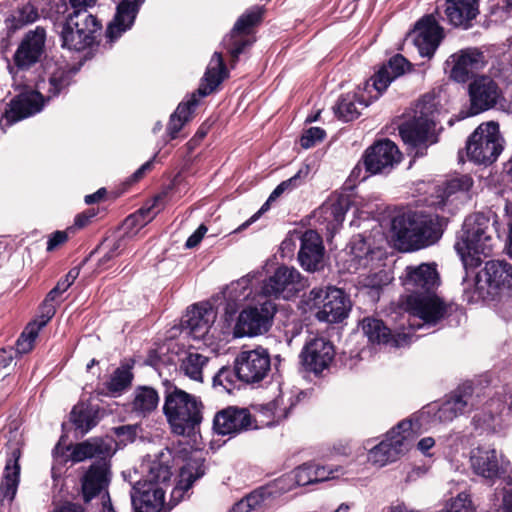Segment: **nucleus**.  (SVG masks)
I'll use <instances>...</instances> for the list:
<instances>
[{"label":"nucleus","instance_id":"1","mask_svg":"<svg viewBox=\"0 0 512 512\" xmlns=\"http://www.w3.org/2000/svg\"><path fill=\"white\" fill-rule=\"evenodd\" d=\"M48 80L41 79L35 89H26L11 99L0 118L2 130L12 124L40 112L46 101L58 96L72 82L79 68L67 63H55L49 67Z\"/></svg>","mask_w":512,"mask_h":512},{"label":"nucleus","instance_id":"2","mask_svg":"<svg viewBox=\"0 0 512 512\" xmlns=\"http://www.w3.org/2000/svg\"><path fill=\"white\" fill-rule=\"evenodd\" d=\"M391 233L405 249H420L440 238L439 217L426 211L399 213L391 220Z\"/></svg>","mask_w":512,"mask_h":512},{"label":"nucleus","instance_id":"3","mask_svg":"<svg viewBox=\"0 0 512 512\" xmlns=\"http://www.w3.org/2000/svg\"><path fill=\"white\" fill-rule=\"evenodd\" d=\"M495 245L488 217L475 213L465 218L454 248L465 269L477 267L482 257H488Z\"/></svg>","mask_w":512,"mask_h":512},{"label":"nucleus","instance_id":"4","mask_svg":"<svg viewBox=\"0 0 512 512\" xmlns=\"http://www.w3.org/2000/svg\"><path fill=\"white\" fill-rule=\"evenodd\" d=\"M438 102L435 96L424 95L415 105L413 120L400 127L403 141L415 150V156L423 155L429 143L435 142L434 132L438 121Z\"/></svg>","mask_w":512,"mask_h":512},{"label":"nucleus","instance_id":"5","mask_svg":"<svg viewBox=\"0 0 512 512\" xmlns=\"http://www.w3.org/2000/svg\"><path fill=\"white\" fill-rule=\"evenodd\" d=\"M172 472L166 461H153L146 479L137 482L131 491V502L135 512H160L164 507V496Z\"/></svg>","mask_w":512,"mask_h":512},{"label":"nucleus","instance_id":"6","mask_svg":"<svg viewBox=\"0 0 512 512\" xmlns=\"http://www.w3.org/2000/svg\"><path fill=\"white\" fill-rule=\"evenodd\" d=\"M228 77V70L224 64L222 54L215 52L207 66L202 82L197 93L192 94L188 100L178 105L171 115L167 127V133L171 139L176 138L178 132L190 120L192 111L198 105V98L211 94Z\"/></svg>","mask_w":512,"mask_h":512},{"label":"nucleus","instance_id":"7","mask_svg":"<svg viewBox=\"0 0 512 512\" xmlns=\"http://www.w3.org/2000/svg\"><path fill=\"white\" fill-rule=\"evenodd\" d=\"M202 408L196 396L175 388L165 396L163 412L173 433L190 435L202 421Z\"/></svg>","mask_w":512,"mask_h":512},{"label":"nucleus","instance_id":"8","mask_svg":"<svg viewBox=\"0 0 512 512\" xmlns=\"http://www.w3.org/2000/svg\"><path fill=\"white\" fill-rule=\"evenodd\" d=\"M401 303L408 313L409 330L436 327L451 314L454 307L437 293L406 295L402 297Z\"/></svg>","mask_w":512,"mask_h":512},{"label":"nucleus","instance_id":"9","mask_svg":"<svg viewBox=\"0 0 512 512\" xmlns=\"http://www.w3.org/2000/svg\"><path fill=\"white\" fill-rule=\"evenodd\" d=\"M418 434V426L413 420L399 422L385 434L380 443L369 450L368 462L377 467L396 462L411 449Z\"/></svg>","mask_w":512,"mask_h":512},{"label":"nucleus","instance_id":"10","mask_svg":"<svg viewBox=\"0 0 512 512\" xmlns=\"http://www.w3.org/2000/svg\"><path fill=\"white\" fill-rule=\"evenodd\" d=\"M418 434V426L413 420L399 422L385 434L380 443L369 450L368 462L377 467L396 462L411 449Z\"/></svg>","mask_w":512,"mask_h":512},{"label":"nucleus","instance_id":"11","mask_svg":"<svg viewBox=\"0 0 512 512\" xmlns=\"http://www.w3.org/2000/svg\"><path fill=\"white\" fill-rule=\"evenodd\" d=\"M305 310L315 311L320 322L338 323L344 320L351 303L343 290L336 287L313 288L302 300Z\"/></svg>","mask_w":512,"mask_h":512},{"label":"nucleus","instance_id":"12","mask_svg":"<svg viewBox=\"0 0 512 512\" xmlns=\"http://www.w3.org/2000/svg\"><path fill=\"white\" fill-rule=\"evenodd\" d=\"M503 149L499 125L487 122L478 126L467 142V155L477 164L493 163Z\"/></svg>","mask_w":512,"mask_h":512},{"label":"nucleus","instance_id":"13","mask_svg":"<svg viewBox=\"0 0 512 512\" xmlns=\"http://www.w3.org/2000/svg\"><path fill=\"white\" fill-rule=\"evenodd\" d=\"M473 407L472 393L470 389L457 390L441 405H429L416 417L411 418L418 426V431L423 424L447 423L461 414L470 411Z\"/></svg>","mask_w":512,"mask_h":512},{"label":"nucleus","instance_id":"14","mask_svg":"<svg viewBox=\"0 0 512 512\" xmlns=\"http://www.w3.org/2000/svg\"><path fill=\"white\" fill-rule=\"evenodd\" d=\"M276 306L271 300H264L257 305H249L238 315L233 328L235 337H255L263 335L272 326Z\"/></svg>","mask_w":512,"mask_h":512},{"label":"nucleus","instance_id":"15","mask_svg":"<svg viewBox=\"0 0 512 512\" xmlns=\"http://www.w3.org/2000/svg\"><path fill=\"white\" fill-rule=\"evenodd\" d=\"M307 286V279L296 268L282 265L263 282L261 293L289 300Z\"/></svg>","mask_w":512,"mask_h":512},{"label":"nucleus","instance_id":"16","mask_svg":"<svg viewBox=\"0 0 512 512\" xmlns=\"http://www.w3.org/2000/svg\"><path fill=\"white\" fill-rule=\"evenodd\" d=\"M234 364L240 381L246 384H256L267 377L271 359L267 349L257 347L239 352Z\"/></svg>","mask_w":512,"mask_h":512},{"label":"nucleus","instance_id":"17","mask_svg":"<svg viewBox=\"0 0 512 512\" xmlns=\"http://www.w3.org/2000/svg\"><path fill=\"white\" fill-rule=\"evenodd\" d=\"M22 434L18 429L10 430L7 441V458L0 484V496L11 502L17 493L20 481Z\"/></svg>","mask_w":512,"mask_h":512},{"label":"nucleus","instance_id":"18","mask_svg":"<svg viewBox=\"0 0 512 512\" xmlns=\"http://www.w3.org/2000/svg\"><path fill=\"white\" fill-rule=\"evenodd\" d=\"M504 455L491 444H480L469 452V465L472 472L494 482L504 473Z\"/></svg>","mask_w":512,"mask_h":512},{"label":"nucleus","instance_id":"19","mask_svg":"<svg viewBox=\"0 0 512 512\" xmlns=\"http://www.w3.org/2000/svg\"><path fill=\"white\" fill-rule=\"evenodd\" d=\"M402 284L407 295H425L436 293L441 284L437 265L435 263H422L407 266L402 278Z\"/></svg>","mask_w":512,"mask_h":512},{"label":"nucleus","instance_id":"20","mask_svg":"<svg viewBox=\"0 0 512 512\" xmlns=\"http://www.w3.org/2000/svg\"><path fill=\"white\" fill-rule=\"evenodd\" d=\"M401 160L398 147L390 140L385 139L376 142L369 147L363 158V166L371 174H387Z\"/></svg>","mask_w":512,"mask_h":512},{"label":"nucleus","instance_id":"21","mask_svg":"<svg viewBox=\"0 0 512 512\" xmlns=\"http://www.w3.org/2000/svg\"><path fill=\"white\" fill-rule=\"evenodd\" d=\"M258 272L249 273L231 282L223 291L225 315L231 318L238 309L249 300H255L258 295L256 284L259 283Z\"/></svg>","mask_w":512,"mask_h":512},{"label":"nucleus","instance_id":"22","mask_svg":"<svg viewBox=\"0 0 512 512\" xmlns=\"http://www.w3.org/2000/svg\"><path fill=\"white\" fill-rule=\"evenodd\" d=\"M335 356L333 344L324 337H312L304 345L300 357L305 368L321 373L332 363Z\"/></svg>","mask_w":512,"mask_h":512},{"label":"nucleus","instance_id":"23","mask_svg":"<svg viewBox=\"0 0 512 512\" xmlns=\"http://www.w3.org/2000/svg\"><path fill=\"white\" fill-rule=\"evenodd\" d=\"M471 114L476 115L494 107L500 97V90L488 76L476 77L468 88Z\"/></svg>","mask_w":512,"mask_h":512},{"label":"nucleus","instance_id":"24","mask_svg":"<svg viewBox=\"0 0 512 512\" xmlns=\"http://www.w3.org/2000/svg\"><path fill=\"white\" fill-rule=\"evenodd\" d=\"M217 313L209 303L193 305L185 315V327L192 338L207 341Z\"/></svg>","mask_w":512,"mask_h":512},{"label":"nucleus","instance_id":"25","mask_svg":"<svg viewBox=\"0 0 512 512\" xmlns=\"http://www.w3.org/2000/svg\"><path fill=\"white\" fill-rule=\"evenodd\" d=\"M111 474L109 465L105 461L92 464L81 479L82 496L85 502L100 496L102 501L107 499L105 493L110 484Z\"/></svg>","mask_w":512,"mask_h":512},{"label":"nucleus","instance_id":"26","mask_svg":"<svg viewBox=\"0 0 512 512\" xmlns=\"http://www.w3.org/2000/svg\"><path fill=\"white\" fill-rule=\"evenodd\" d=\"M449 77L457 83H465L469 77L484 65L483 54L474 49L462 50L449 57Z\"/></svg>","mask_w":512,"mask_h":512},{"label":"nucleus","instance_id":"27","mask_svg":"<svg viewBox=\"0 0 512 512\" xmlns=\"http://www.w3.org/2000/svg\"><path fill=\"white\" fill-rule=\"evenodd\" d=\"M363 334L371 343L391 344L395 347H401L412 340V334L408 332L398 333L392 336L390 329L381 319L375 317H365L360 323Z\"/></svg>","mask_w":512,"mask_h":512},{"label":"nucleus","instance_id":"28","mask_svg":"<svg viewBox=\"0 0 512 512\" xmlns=\"http://www.w3.org/2000/svg\"><path fill=\"white\" fill-rule=\"evenodd\" d=\"M324 246L319 234L313 230L305 231L301 236L298 261L308 272L320 270L323 264Z\"/></svg>","mask_w":512,"mask_h":512},{"label":"nucleus","instance_id":"29","mask_svg":"<svg viewBox=\"0 0 512 512\" xmlns=\"http://www.w3.org/2000/svg\"><path fill=\"white\" fill-rule=\"evenodd\" d=\"M473 180L469 175H459L446 181L443 187L436 191L435 199L430 201L431 205L444 207L448 204L463 203L469 198V191Z\"/></svg>","mask_w":512,"mask_h":512},{"label":"nucleus","instance_id":"30","mask_svg":"<svg viewBox=\"0 0 512 512\" xmlns=\"http://www.w3.org/2000/svg\"><path fill=\"white\" fill-rule=\"evenodd\" d=\"M296 403L295 394L280 387L279 394L273 400L258 405L257 410L260 416L266 419V425H275L288 417Z\"/></svg>","mask_w":512,"mask_h":512},{"label":"nucleus","instance_id":"31","mask_svg":"<svg viewBox=\"0 0 512 512\" xmlns=\"http://www.w3.org/2000/svg\"><path fill=\"white\" fill-rule=\"evenodd\" d=\"M251 425V417L246 409L228 407L219 411L213 420V429L219 435L236 434Z\"/></svg>","mask_w":512,"mask_h":512},{"label":"nucleus","instance_id":"32","mask_svg":"<svg viewBox=\"0 0 512 512\" xmlns=\"http://www.w3.org/2000/svg\"><path fill=\"white\" fill-rule=\"evenodd\" d=\"M445 14L453 27L470 29L479 15V0H446Z\"/></svg>","mask_w":512,"mask_h":512},{"label":"nucleus","instance_id":"33","mask_svg":"<svg viewBox=\"0 0 512 512\" xmlns=\"http://www.w3.org/2000/svg\"><path fill=\"white\" fill-rule=\"evenodd\" d=\"M480 273L490 297L501 288H512V265L505 261H488Z\"/></svg>","mask_w":512,"mask_h":512},{"label":"nucleus","instance_id":"34","mask_svg":"<svg viewBox=\"0 0 512 512\" xmlns=\"http://www.w3.org/2000/svg\"><path fill=\"white\" fill-rule=\"evenodd\" d=\"M204 475L203 460L200 457H191L181 468L177 485L171 491V502L176 505L193 483Z\"/></svg>","mask_w":512,"mask_h":512},{"label":"nucleus","instance_id":"35","mask_svg":"<svg viewBox=\"0 0 512 512\" xmlns=\"http://www.w3.org/2000/svg\"><path fill=\"white\" fill-rule=\"evenodd\" d=\"M410 68L409 62L402 55L393 56L386 65H383L371 78L372 86L381 95L391 82L405 74Z\"/></svg>","mask_w":512,"mask_h":512},{"label":"nucleus","instance_id":"36","mask_svg":"<svg viewBox=\"0 0 512 512\" xmlns=\"http://www.w3.org/2000/svg\"><path fill=\"white\" fill-rule=\"evenodd\" d=\"M45 34H27L15 53V63L27 68L38 62L45 48Z\"/></svg>","mask_w":512,"mask_h":512},{"label":"nucleus","instance_id":"37","mask_svg":"<svg viewBox=\"0 0 512 512\" xmlns=\"http://www.w3.org/2000/svg\"><path fill=\"white\" fill-rule=\"evenodd\" d=\"M348 249L346 261L348 262L347 270L349 272H356L372 264L375 251L371 249L362 235L354 236L348 245Z\"/></svg>","mask_w":512,"mask_h":512},{"label":"nucleus","instance_id":"38","mask_svg":"<svg viewBox=\"0 0 512 512\" xmlns=\"http://www.w3.org/2000/svg\"><path fill=\"white\" fill-rule=\"evenodd\" d=\"M309 172H310L309 166H303L298 170V172L294 176L281 182L272 191L269 198L263 204V206L260 208V210L257 213H255L248 221L244 222L237 230H243V229L247 228L251 223L255 222L263 212L268 210L269 205L272 201L276 200L283 193L292 191L293 189L300 186L304 182V180L307 178Z\"/></svg>","mask_w":512,"mask_h":512},{"label":"nucleus","instance_id":"39","mask_svg":"<svg viewBox=\"0 0 512 512\" xmlns=\"http://www.w3.org/2000/svg\"><path fill=\"white\" fill-rule=\"evenodd\" d=\"M309 172H310L309 166H303L298 170V172L294 176L281 182L272 191L269 198L263 204V206L260 208V210L257 213H255L248 221L244 222L237 230H243V229L247 228L251 223L255 222L263 212L268 210L269 205L272 201L276 200L283 193L292 191L293 189L300 186L304 182V180L307 178Z\"/></svg>","mask_w":512,"mask_h":512},{"label":"nucleus","instance_id":"40","mask_svg":"<svg viewBox=\"0 0 512 512\" xmlns=\"http://www.w3.org/2000/svg\"><path fill=\"white\" fill-rule=\"evenodd\" d=\"M309 172H310L309 166H303L298 170V172L294 176L281 182L272 191L269 198L263 204V206L260 208V210L257 213H255L248 221L244 222L237 230H243V229L247 228L251 223L255 222L263 212L268 210L269 205L272 201L276 200L283 193L292 191L293 189L300 186L304 182V180L307 178Z\"/></svg>","mask_w":512,"mask_h":512},{"label":"nucleus","instance_id":"41","mask_svg":"<svg viewBox=\"0 0 512 512\" xmlns=\"http://www.w3.org/2000/svg\"><path fill=\"white\" fill-rule=\"evenodd\" d=\"M309 172H310L309 166H303L298 170V172L294 176L281 182L272 191L269 198L263 204V206L260 208V210L257 213H255L248 221L244 222L237 230H243V229L247 228L251 223L255 222L263 212L268 210L269 205L272 201L276 200L283 193L292 191L293 189L300 186L304 182V180L307 178Z\"/></svg>","mask_w":512,"mask_h":512},{"label":"nucleus","instance_id":"42","mask_svg":"<svg viewBox=\"0 0 512 512\" xmlns=\"http://www.w3.org/2000/svg\"><path fill=\"white\" fill-rule=\"evenodd\" d=\"M143 2L144 0H122L117 6L114 19L109 22L106 32H126L131 29Z\"/></svg>","mask_w":512,"mask_h":512},{"label":"nucleus","instance_id":"43","mask_svg":"<svg viewBox=\"0 0 512 512\" xmlns=\"http://www.w3.org/2000/svg\"><path fill=\"white\" fill-rule=\"evenodd\" d=\"M159 199V196L156 197L153 204L147 207H142L134 214L129 215L123 222L120 231L128 238H135L139 231L151 222L158 213V210L155 211V208Z\"/></svg>","mask_w":512,"mask_h":512},{"label":"nucleus","instance_id":"44","mask_svg":"<svg viewBox=\"0 0 512 512\" xmlns=\"http://www.w3.org/2000/svg\"><path fill=\"white\" fill-rule=\"evenodd\" d=\"M348 209L349 199L346 196H340L325 202L320 208V213L327 223V228L332 231L337 230L342 225Z\"/></svg>","mask_w":512,"mask_h":512},{"label":"nucleus","instance_id":"45","mask_svg":"<svg viewBox=\"0 0 512 512\" xmlns=\"http://www.w3.org/2000/svg\"><path fill=\"white\" fill-rule=\"evenodd\" d=\"M313 483V463H305L297 467L290 474L277 479L275 486L279 492L285 493L296 486H306Z\"/></svg>","mask_w":512,"mask_h":512},{"label":"nucleus","instance_id":"46","mask_svg":"<svg viewBox=\"0 0 512 512\" xmlns=\"http://www.w3.org/2000/svg\"><path fill=\"white\" fill-rule=\"evenodd\" d=\"M273 495L274 490L272 487H260L235 503L230 512H251L252 510L262 508L268 505Z\"/></svg>","mask_w":512,"mask_h":512},{"label":"nucleus","instance_id":"47","mask_svg":"<svg viewBox=\"0 0 512 512\" xmlns=\"http://www.w3.org/2000/svg\"><path fill=\"white\" fill-rule=\"evenodd\" d=\"M462 294L463 299L468 303H478L490 298L480 271L473 276H470L468 271H466V276L462 281Z\"/></svg>","mask_w":512,"mask_h":512},{"label":"nucleus","instance_id":"48","mask_svg":"<svg viewBox=\"0 0 512 512\" xmlns=\"http://www.w3.org/2000/svg\"><path fill=\"white\" fill-rule=\"evenodd\" d=\"M102 23L86 10H75L65 22L62 32H98Z\"/></svg>","mask_w":512,"mask_h":512},{"label":"nucleus","instance_id":"49","mask_svg":"<svg viewBox=\"0 0 512 512\" xmlns=\"http://www.w3.org/2000/svg\"><path fill=\"white\" fill-rule=\"evenodd\" d=\"M99 420L97 407L79 403L71 411V421L82 433H87Z\"/></svg>","mask_w":512,"mask_h":512},{"label":"nucleus","instance_id":"50","mask_svg":"<svg viewBox=\"0 0 512 512\" xmlns=\"http://www.w3.org/2000/svg\"><path fill=\"white\" fill-rule=\"evenodd\" d=\"M108 445L103 440L92 438L82 443L76 444L71 452L73 462H82L86 459L103 456L108 453Z\"/></svg>","mask_w":512,"mask_h":512},{"label":"nucleus","instance_id":"51","mask_svg":"<svg viewBox=\"0 0 512 512\" xmlns=\"http://www.w3.org/2000/svg\"><path fill=\"white\" fill-rule=\"evenodd\" d=\"M159 403V396L151 387H138L134 392L132 403L133 411L141 416H146L154 411Z\"/></svg>","mask_w":512,"mask_h":512},{"label":"nucleus","instance_id":"52","mask_svg":"<svg viewBox=\"0 0 512 512\" xmlns=\"http://www.w3.org/2000/svg\"><path fill=\"white\" fill-rule=\"evenodd\" d=\"M444 34H407L405 41L416 47L421 57L432 58L443 40Z\"/></svg>","mask_w":512,"mask_h":512},{"label":"nucleus","instance_id":"53","mask_svg":"<svg viewBox=\"0 0 512 512\" xmlns=\"http://www.w3.org/2000/svg\"><path fill=\"white\" fill-rule=\"evenodd\" d=\"M37 9L30 3L14 11L6 20L9 32L24 29L38 19Z\"/></svg>","mask_w":512,"mask_h":512},{"label":"nucleus","instance_id":"54","mask_svg":"<svg viewBox=\"0 0 512 512\" xmlns=\"http://www.w3.org/2000/svg\"><path fill=\"white\" fill-rule=\"evenodd\" d=\"M357 103L364 106L368 105L367 103L364 104L360 101L356 94H346L342 96L338 100L335 108L336 115L345 122L356 119L360 115Z\"/></svg>","mask_w":512,"mask_h":512},{"label":"nucleus","instance_id":"55","mask_svg":"<svg viewBox=\"0 0 512 512\" xmlns=\"http://www.w3.org/2000/svg\"><path fill=\"white\" fill-rule=\"evenodd\" d=\"M60 37L62 47L76 52L93 49L100 42L96 41L94 34H60Z\"/></svg>","mask_w":512,"mask_h":512},{"label":"nucleus","instance_id":"56","mask_svg":"<svg viewBox=\"0 0 512 512\" xmlns=\"http://www.w3.org/2000/svg\"><path fill=\"white\" fill-rule=\"evenodd\" d=\"M248 34H226L222 44L229 52L232 62H236L239 55L246 51L255 41L254 38L247 37Z\"/></svg>","mask_w":512,"mask_h":512},{"label":"nucleus","instance_id":"57","mask_svg":"<svg viewBox=\"0 0 512 512\" xmlns=\"http://www.w3.org/2000/svg\"><path fill=\"white\" fill-rule=\"evenodd\" d=\"M207 357L199 353H189L181 363V370L190 379L198 382L203 381L202 370L207 363Z\"/></svg>","mask_w":512,"mask_h":512},{"label":"nucleus","instance_id":"58","mask_svg":"<svg viewBox=\"0 0 512 512\" xmlns=\"http://www.w3.org/2000/svg\"><path fill=\"white\" fill-rule=\"evenodd\" d=\"M133 375L128 367L117 368L107 383L108 391L116 395L125 390L132 381Z\"/></svg>","mask_w":512,"mask_h":512},{"label":"nucleus","instance_id":"59","mask_svg":"<svg viewBox=\"0 0 512 512\" xmlns=\"http://www.w3.org/2000/svg\"><path fill=\"white\" fill-rule=\"evenodd\" d=\"M262 15L263 9L260 7L248 10L238 18L231 32H244L246 29L255 27L260 23Z\"/></svg>","mask_w":512,"mask_h":512},{"label":"nucleus","instance_id":"60","mask_svg":"<svg viewBox=\"0 0 512 512\" xmlns=\"http://www.w3.org/2000/svg\"><path fill=\"white\" fill-rule=\"evenodd\" d=\"M237 380L239 379L235 367L233 369L230 367H222L214 376L213 385L215 387L220 386L226 392L230 393L235 388Z\"/></svg>","mask_w":512,"mask_h":512},{"label":"nucleus","instance_id":"61","mask_svg":"<svg viewBox=\"0 0 512 512\" xmlns=\"http://www.w3.org/2000/svg\"><path fill=\"white\" fill-rule=\"evenodd\" d=\"M344 474V468L342 466L332 465H319L313 463V479L314 483L324 482L338 478Z\"/></svg>","mask_w":512,"mask_h":512},{"label":"nucleus","instance_id":"62","mask_svg":"<svg viewBox=\"0 0 512 512\" xmlns=\"http://www.w3.org/2000/svg\"><path fill=\"white\" fill-rule=\"evenodd\" d=\"M474 510L470 495L466 492H461L447 502L442 512H474Z\"/></svg>","mask_w":512,"mask_h":512},{"label":"nucleus","instance_id":"63","mask_svg":"<svg viewBox=\"0 0 512 512\" xmlns=\"http://www.w3.org/2000/svg\"><path fill=\"white\" fill-rule=\"evenodd\" d=\"M79 276V268L74 267L72 268L66 276L59 280L56 286L47 294L46 299L48 301H55L56 298L64 293L76 280V278Z\"/></svg>","mask_w":512,"mask_h":512},{"label":"nucleus","instance_id":"64","mask_svg":"<svg viewBox=\"0 0 512 512\" xmlns=\"http://www.w3.org/2000/svg\"><path fill=\"white\" fill-rule=\"evenodd\" d=\"M36 326H27L20 335L16 343V351L19 354L29 353L34 346V342L37 338Z\"/></svg>","mask_w":512,"mask_h":512}]
</instances>
